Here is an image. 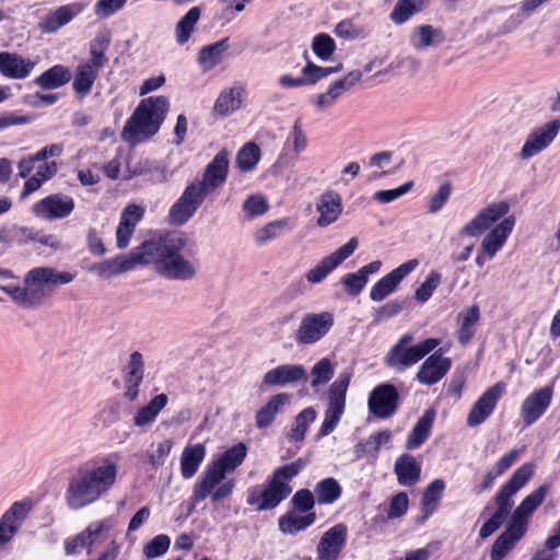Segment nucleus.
Returning <instances> with one entry per match:
<instances>
[{
    "label": "nucleus",
    "instance_id": "obj_53",
    "mask_svg": "<svg viewBox=\"0 0 560 560\" xmlns=\"http://www.w3.org/2000/svg\"><path fill=\"white\" fill-rule=\"evenodd\" d=\"M418 3L420 0H398L390 12V20L395 24L407 22L417 12Z\"/></svg>",
    "mask_w": 560,
    "mask_h": 560
},
{
    "label": "nucleus",
    "instance_id": "obj_63",
    "mask_svg": "<svg viewBox=\"0 0 560 560\" xmlns=\"http://www.w3.org/2000/svg\"><path fill=\"white\" fill-rule=\"evenodd\" d=\"M401 310H402V306L399 302L390 301V302L384 304L383 306H381L376 311L374 320L383 322L385 319L396 316L397 314H399L401 312Z\"/></svg>",
    "mask_w": 560,
    "mask_h": 560
},
{
    "label": "nucleus",
    "instance_id": "obj_57",
    "mask_svg": "<svg viewBox=\"0 0 560 560\" xmlns=\"http://www.w3.org/2000/svg\"><path fill=\"white\" fill-rule=\"evenodd\" d=\"M136 226L129 223L127 218L120 215L119 224L116 230L117 247L124 249L128 246Z\"/></svg>",
    "mask_w": 560,
    "mask_h": 560
},
{
    "label": "nucleus",
    "instance_id": "obj_6",
    "mask_svg": "<svg viewBox=\"0 0 560 560\" xmlns=\"http://www.w3.org/2000/svg\"><path fill=\"white\" fill-rule=\"evenodd\" d=\"M170 102L166 96H149L140 101L121 130V139L130 145L154 137L166 118Z\"/></svg>",
    "mask_w": 560,
    "mask_h": 560
},
{
    "label": "nucleus",
    "instance_id": "obj_54",
    "mask_svg": "<svg viewBox=\"0 0 560 560\" xmlns=\"http://www.w3.org/2000/svg\"><path fill=\"white\" fill-rule=\"evenodd\" d=\"M171 539L167 535L161 534L153 537L144 547L143 552L147 558H158L163 556L170 548Z\"/></svg>",
    "mask_w": 560,
    "mask_h": 560
},
{
    "label": "nucleus",
    "instance_id": "obj_36",
    "mask_svg": "<svg viewBox=\"0 0 560 560\" xmlns=\"http://www.w3.org/2000/svg\"><path fill=\"white\" fill-rule=\"evenodd\" d=\"M229 37L201 47L198 52L199 66L205 72L212 70L221 63L224 52L229 49Z\"/></svg>",
    "mask_w": 560,
    "mask_h": 560
},
{
    "label": "nucleus",
    "instance_id": "obj_28",
    "mask_svg": "<svg viewBox=\"0 0 560 560\" xmlns=\"http://www.w3.org/2000/svg\"><path fill=\"white\" fill-rule=\"evenodd\" d=\"M381 266L380 260H374L361 267L357 272L346 273L340 280L345 292L350 296H358L365 288L369 276L377 272Z\"/></svg>",
    "mask_w": 560,
    "mask_h": 560
},
{
    "label": "nucleus",
    "instance_id": "obj_22",
    "mask_svg": "<svg viewBox=\"0 0 560 560\" xmlns=\"http://www.w3.org/2000/svg\"><path fill=\"white\" fill-rule=\"evenodd\" d=\"M548 493V486L542 485L532 491L520 505L513 511L510 522L520 526L523 530H527L528 520L536 509L544 502Z\"/></svg>",
    "mask_w": 560,
    "mask_h": 560
},
{
    "label": "nucleus",
    "instance_id": "obj_23",
    "mask_svg": "<svg viewBox=\"0 0 560 560\" xmlns=\"http://www.w3.org/2000/svg\"><path fill=\"white\" fill-rule=\"evenodd\" d=\"M534 472V464H523L513 472L509 481L502 486L500 491L497 493L494 501H503L513 508V497L530 480Z\"/></svg>",
    "mask_w": 560,
    "mask_h": 560
},
{
    "label": "nucleus",
    "instance_id": "obj_45",
    "mask_svg": "<svg viewBox=\"0 0 560 560\" xmlns=\"http://www.w3.org/2000/svg\"><path fill=\"white\" fill-rule=\"evenodd\" d=\"M200 8L194 7L189 9L188 12L177 22L175 28L177 44L184 45L189 40L195 26L200 19Z\"/></svg>",
    "mask_w": 560,
    "mask_h": 560
},
{
    "label": "nucleus",
    "instance_id": "obj_60",
    "mask_svg": "<svg viewBox=\"0 0 560 560\" xmlns=\"http://www.w3.org/2000/svg\"><path fill=\"white\" fill-rule=\"evenodd\" d=\"M411 186L412 182H408L394 189L380 190L375 192L374 198L380 202L387 203L406 194Z\"/></svg>",
    "mask_w": 560,
    "mask_h": 560
},
{
    "label": "nucleus",
    "instance_id": "obj_15",
    "mask_svg": "<svg viewBox=\"0 0 560 560\" xmlns=\"http://www.w3.org/2000/svg\"><path fill=\"white\" fill-rule=\"evenodd\" d=\"M358 247V240L351 237L345 245L324 257L314 268L306 273V279L311 283L322 282L334 269L349 258Z\"/></svg>",
    "mask_w": 560,
    "mask_h": 560
},
{
    "label": "nucleus",
    "instance_id": "obj_4",
    "mask_svg": "<svg viewBox=\"0 0 560 560\" xmlns=\"http://www.w3.org/2000/svg\"><path fill=\"white\" fill-rule=\"evenodd\" d=\"M509 211L510 206L505 201L490 203L464 225L460 234L476 237L492 228L480 244L481 250L492 259L503 248L515 226V218L506 215Z\"/></svg>",
    "mask_w": 560,
    "mask_h": 560
},
{
    "label": "nucleus",
    "instance_id": "obj_20",
    "mask_svg": "<svg viewBox=\"0 0 560 560\" xmlns=\"http://www.w3.org/2000/svg\"><path fill=\"white\" fill-rule=\"evenodd\" d=\"M551 400V387H542L528 395L521 406V416L524 424L529 427L535 423L549 408Z\"/></svg>",
    "mask_w": 560,
    "mask_h": 560
},
{
    "label": "nucleus",
    "instance_id": "obj_5",
    "mask_svg": "<svg viewBox=\"0 0 560 560\" xmlns=\"http://www.w3.org/2000/svg\"><path fill=\"white\" fill-rule=\"evenodd\" d=\"M308 464V460L299 457L295 460L277 467L267 478L262 487L256 486L248 489L246 503L256 511H269L276 509L292 492L291 480L295 478Z\"/></svg>",
    "mask_w": 560,
    "mask_h": 560
},
{
    "label": "nucleus",
    "instance_id": "obj_41",
    "mask_svg": "<svg viewBox=\"0 0 560 560\" xmlns=\"http://www.w3.org/2000/svg\"><path fill=\"white\" fill-rule=\"evenodd\" d=\"M244 89H229L222 91L213 105L214 113L220 116H228L241 107Z\"/></svg>",
    "mask_w": 560,
    "mask_h": 560
},
{
    "label": "nucleus",
    "instance_id": "obj_42",
    "mask_svg": "<svg viewBox=\"0 0 560 560\" xmlns=\"http://www.w3.org/2000/svg\"><path fill=\"white\" fill-rule=\"evenodd\" d=\"M168 397L166 394L154 396L149 404L141 407L133 418L137 427H144L155 421L161 410L167 405Z\"/></svg>",
    "mask_w": 560,
    "mask_h": 560
},
{
    "label": "nucleus",
    "instance_id": "obj_7",
    "mask_svg": "<svg viewBox=\"0 0 560 560\" xmlns=\"http://www.w3.org/2000/svg\"><path fill=\"white\" fill-rule=\"evenodd\" d=\"M349 383L350 376L342 374L330 385L329 401L324 421L317 432V439L329 435L337 428L346 409V395Z\"/></svg>",
    "mask_w": 560,
    "mask_h": 560
},
{
    "label": "nucleus",
    "instance_id": "obj_40",
    "mask_svg": "<svg viewBox=\"0 0 560 560\" xmlns=\"http://www.w3.org/2000/svg\"><path fill=\"white\" fill-rule=\"evenodd\" d=\"M100 71L92 68L90 65L80 63L74 73L72 89L80 97L89 95L93 85L98 78Z\"/></svg>",
    "mask_w": 560,
    "mask_h": 560
},
{
    "label": "nucleus",
    "instance_id": "obj_44",
    "mask_svg": "<svg viewBox=\"0 0 560 560\" xmlns=\"http://www.w3.org/2000/svg\"><path fill=\"white\" fill-rule=\"evenodd\" d=\"M314 492L318 504H332L340 498L342 489L335 478L327 477L316 483Z\"/></svg>",
    "mask_w": 560,
    "mask_h": 560
},
{
    "label": "nucleus",
    "instance_id": "obj_18",
    "mask_svg": "<svg viewBox=\"0 0 560 560\" xmlns=\"http://www.w3.org/2000/svg\"><path fill=\"white\" fill-rule=\"evenodd\" d=\"M419 265L418 259H410L394 270H392L386 276L382 277L377 282L374 283V285L371 288L370 291V299L375 302L383 301L385 298H387L389 294H392L399 283L409 275L411 273L417 266Z\"/></svg>",
    "mask_w": 560,
    "mask_h": 560
},
{
    "label": "nucleus",
    "instance_id": "obj_51",
    "mask_svg": "<svg viewBox=\"0 0 560 560\" xmlns=\"http://www.w3.org/2000/svg\"><path fill=\"white\" fill-rule=\"evenodd\" d=\"M311 386L318 387L327 384L334 376V366L329 359H320L311 370Z\"/></svg>",
    "mask_w": 560,
    "mask_h": 560
},
{
    "label": "nucleus",
    "instance_id": "obj_35",
    "mask_svg": "<svg viewBox=\"0 0 560 560\" xmlns=\"http://www.w3.org/2000/svg\"><path fill=\"white\" fill-rule=\"evenodd\" d=\"M394 471L399 485L410 487L420 477V465L412 455L401 454L395 462Z\"/></svg>",
    "mask_w": 560,
    "mask_h": 560
},
{
    "label": "nucleus",
    "instance_id": "obj_30",
    "mask_svg": "<svg viewBox=\"0 0 560 560\" xmlns=\"http://www.w3.org/2000/svg\"><path fill=\"white\" fill-rule=\"evenodd\" d=\"M289 401L290 395L287 393H280L271 396L268 401L256 411V427L258 429H266L270 427L276 420L277 415L287 404H289Z\"/></svg>",
    "mask_w": 560,
    "mask_h": 560
},
{
    "label": "nucleus",
    "instance_id": "obj_38",
    "mask_svg": "<svg viewBox=\"0 0 560 560\" xmlns=\"http://www.w3.org/2000/svg\"><path fill=\"white\" fill-rule=\"evenodd\" d=\"M110 44V36L108 33H98L90 42V58L84 65H90L95 70L100 71L108 63V58L105 55Z\"/></svg>",
    "mask_w": 560,
    "mask_h": 560
},
{
    "label": "nucleus",
    "instance_id": "obj_25",
    "mask_svg": "<svg viewBox=\"0 0 560 560\" xmlns=\"http://www.w3.org/2000/svg\"><path fill=\"white\" fill-rule=\"evenodd\" d=\"M306 371L301 364H281L267 371L262 382L267 386H285L288 384L305 381Z\"/></svg>",
    "mask_w": 560,
    "mask_h": 560
},
{
    "label": "nucleus",
    "instance_id": "obj_37",
    "mask_svg": "<svg viewBox=\"0 0 560 560\" xmlns=\"http://www.w3.org/2000/svg\"><path fill=\"white\" fill-rule=\"evenodd\" d=\"M71 71L63 65H55L35 78L34 83L44 90L63 86L71 80Z\"/></svg>",
    "mask_w": 560,
    "mask_h": 560
},
{
    "label": "nucleus",
    "instance_id": "obj_29",
    "mask_svg": "<svg viewBox=\"0 0 560 560\" xmlns=\"http://www.w3.org/2000/svg\"><path fill=\"white\" fill-rule=\"evenodd\" d=\"M317 211L319 212L318 226L325 228L336 222L342 211L340 196L334 191L324 192L317 203Z\"/></svg>",
    "mask_w": 560,
    "mask_h": 560
},
{
    "label": "nucleus",
    "instance_id": "obj_43",
    "mask_svg": "<svg viewBox=\"0 0 560 560\" xmlns=\"http://www.w3.org/2000/svg\"><path fill=\"white\" fill-rule=\"evenodd\" d=\"M459 327L457 330V339L462 345H466L474 336V327L480 318L478 305H471L466 311L459 313Z\"/></svg>",
    "mask_w": 560,
    "mask_h": 560
},
{
    "label": "nucleus",
    "instance_id": "obj_10",
    "mask_svg": "<svg viewBox=\"0 0 560 560\" xmlns=\"http://www.w3.org/2000/svg\"><path fill=\"white\" fill-rule=\"evenodd\" d=\"M229 175V152L225 149L220 150L214 158L207 164L200 180L190 184L199 190L205 197L220 188L226 182Z\"/></svg>",
    "mask_w": 560,
    "mask_h": 560
},
{
    "label": "nucleus",
    "instance_id": "obj_33",
    "mask_svg": "<svg viewBox=\"0 0 560 560\" xmlns=\"http://www.w3.org/2000/svg\"><path fill=\"white\" fill-rule=\"evenodd\" d=\"M316 518V513L300 514L291 510L279 517L278 525L282 534L295 535L311 527Z\"/></svg>",
    "mask_w": 560,
    "mask_h": 560
},
{
    "label": "nucleus",
    "instance_id": "obj_26",
    "mask_svg": "<svg viewBox=\"0 0 560 560\" xmlns=\"http://www.w3.org/2000/svg\"><path fill=\"white\" fill-rule=\"evenodd\" d=\"M34 67V61L19 54L9 51L0 52V73L5 78L25 79L31 74Z\"/></svg>",
    "mask_w": 560,
    "mask_h": 560
},
{
    "label": "nucleus",
    "instance_id": "obj_64",
    "mask_svg": "<svg viewBox=\"0 0 560 560\" xmlns=\"http://www.w3.org/2000/svg\"><path fill=\"white\" fill-rule=\"evenodd\" d=\"M88 248L94 256H103L106 253L103 240L95 229H90L88 232Z\"/></svg>",
    "mask_w": 560,
    "mask_h": 560
},
{
    "label": "nucleus",
    "instance_id": "obj_50",
    "mask_svg": "<svg viewBox=\"0 0 560 560\" xmlns=\"http://www.w3.org/2000/svg\"><path fill=\"white\" fill-rule=\"evenodd\" d=\"M316 502L317 500L315 494L310 489L303 488L295 491L291 498L290 504L294 512L300 514H308L315 513L313 510Z\"/></svg>",
    "mask_w": 560,
    "mask_h": 560
},
{
    "label": "nucleus",
    "instance_id": "obj_52",
    "mask_svg": "<svg viewBox=\"0 0 560 560\" xmlns=\"http://www.w3.org/2000/svg\"><path fill=\"white\" fill-rule=\"evenodd\" d=\"M312 49L319 59L328 60L336 49V43L330 35L319 33L313 38Z\"/></svg>",
    "mask_w": 560,
    "mask_h": 560
},
{
    "label": "nucleus",
    "instance_id": "obj_49",
    "mask_svg": "<svg viewBox=\"0 0 560 560\" xmlns=\"http://www.w3.org/2000/svg\"><path fill=\"white\" fill-rule=\"evenodd\" d=\"M453 192V186L450 182L442 183L435 191L427 197V209L430 213H438L443 209Z\"/></svg>",
    "mask_w": 560,
    "mask_h": 560
},
{
    "label": "nucleus",
    "instance_id": "obj_9",
    "mask_svg": "<svg viewBox=\"0 0 560 560\" xmlns=\"http://www.w3.org/2000/svg\"><path fill=\"white\" fill-rule=\"evenodd\" d=\"M334 326V316L329 312L307 313L301 319L294 332L299 346L313 345L325 337Z\"/></svg>",
    "mask_w": 560,
    "mask_h": 560
},
{
    "label": "nucleus",
    "instance_id": "obj_3",
    "mask_svg": "<svg viewBox=\"0 0 560 560\" xmlns=\"http://www.w3.org/2000/svg\"><path fill=\"white\" fill-rule=\"evenodd\" d=\"M247 447L243 442L234 444L217 459L207 465L192 489V500L196 503L211 498L212 502L229 498L236 485L235 479H225L226 472L235 470L246 458Z\"/></svg>",
    "mask_w": 560,
    "mask_h": 560
},
{
    "label": "nucleus",
    "instance_id": "obj_13",
    "mask_svg": "<svg viewBox=\"0 0 560 560\" xmlns=\"http://www.w3.org/2000/svg\"><path fill=\"white\" fill-rule=\"evenodd\" d=\"M348 539V527L345 523H337L319 538L316 546L317 560H339Z\"/></svg>",
    "mask_w": 560,
    "mask_h": 560
},
{
    "label": "nucleus",
    "instance_id": "obj_17",
    "mask_svg": "<svg viewBox=\"0 0 560 560\" xmlns=\"http://www.w3.org/2000/svg\"><path fill=\"white\" fill-rule=\"evenodd\" d=\"M505 383L498 382L489 387L474 404L467 416V425L477 427L483 423L493 412L499 399L505 392Z\"/></svg>",
    "mask_w": 560,
    "mask_h": 560
},
{
    "label": "nucleus",
    "instance_id": "obj_58",
    "mask_svg": "<svg viewBox=\"0 0 560 560\" xmlns=\"http://www.w3.org/2000/svg\"><path fill=\"white\" fill-rule=\"evenodd\" d=\"M268 203L261 196L252 195L243 203V210L250 218L261 215L268 210Z\"/></svg>",
    "mask_w": 560,
    "mask_h": 560
},
{
    "label": "nucleus",
    "instance_id": "obj_14",
    "mask_svg": "<svg viewBox=\"0 0 560 560\" xmlns=\"http://www.w3.org/2000/svg\"><path fill=\"white\" fill-rule=\"evenodd\" d=\"M559 131L560 121L556 119L534 129L525 140L520 152V158L522 160H528L537 155L552 143Z\"/></svg>",
    "mask_w": 560,
    "mask_h": 560
},
{
    "label": "nucleus",
    "instance_id": "obj_39",
    "mask_svg": "<svg viewBox=\"0 0 560 560\" xmlns=\"http://www.w3.org/2000/svg\"><path fill=\"white\" fill-rule=\"evenodd\" d=\"M445 490L442 479L433 480L422 492V521L433 515L441 502Z\"/></svg>",
    "mask_w": 560,
    "mask_h": 560
},
{
    "label": "nucleus",
    "instance_id": "obj_11",
    "mask_svg": "<svg viewBox=\"0 0 560 560\" xmlns=\"http://www.w3.org/2000/svg\"><path fill=\"white\" fill-rule=\"evenodd\" d=\"M413 335L404 334L384 358L387 368L402 372L420 361V343L413 345Z\"/></svg>",
    "mask_w": 560,
    "mask_h": 560
},
{
    "label": "nucleus",
    "instance_id": "obj_55",
    "mask_svg": "<svg viewBox=\"0 0 560 560\" xmlns=\"http://www.w3.org/2000/svg\"><path fill=\"white\" fill-rule=\"evenodd\" d=\"M285 224L287 223L282 220L268 223L256 232V243L262 245L266 242L276 238L279 235V232L285 226Z\"/></svg>",
    "mask_w": 560,
    "mask_h": 560
},
{
    "label": "nucleus",
    "instance_id": "obj_8",
    "mask_svg": "<svg viewBox=\"0 0 560 560\" xmlns=\"http://www.w3.org/2000/svg\"><path fill=\"white\" fill-rule=\"evenodd\" d=\"M74 279V275L69 271H57L50 267H37L31 269L25 276L26 299L24 306L39 305L44 299V291L40 288H32V284H66Z\"/></svg>",
    "mask_w": 560,
    "mask_h": 560
},
{
    "label": "nucleus",
    "instance_id": "obj_46",
    "mask_svg": "<svg viewBox=\"0 0 560 560\" xmlns=\"http://www.w3.org/2000/svg\"><path fill=\"white\" fill-rule=\"evenodd\" d=\"M260 160V149L255 142L244 144L236 155V166L241 172H250Z\"/></svg>",
    "mask_w": 560,
    "mask_h": 560
},
{
    "label": "nucleus",
    "instance_id": "obj_61",
    "mask_svg": "<svg viewBox=\"0 0 560 560\" xmlns=\"http://www.w3.org/2000/svg\"><path fill=\"white\" fill-rule=\"evenodd\" d=\"M442 281V275L432 270L422 282V303L428 301Z\"/></svg>",
    "mask_w": 560,
    "mask_h": 560
},
{
    "label": "nucleus",
    "instance_id": "obj_12",
    "mask_svg": "<svg viewBox=\"0 0 560 560\" xmlns=\"http://www.w3.org/2000/svg\"><path fill=\"white\" fill-rule=\"evenodd\" d=\"M206 197L191 184H188L180 197L171 206L167 222L172 226H183L197 212Z\"/></svg>",
    "mask_w": 560,
    "mask_h": 560
},
{
    "label": "nucleus",
    "instance_id": "obj_27",
    "mask_svg": "<svg viewBox=\"0 0 560 560\" xmlns=\"http://www.w3.org/2000/svg\"><path fill=\"white\" fill-rule=\"evenodd\" d=\"M81 12V7L77 3H69L59 7L48 13L39 23L38 28L42 33L50 34L57 32L67 25L72 19Z\"/></svg>",
    "mask_w": 560,
    "mask_h": 560
},
{
    "label": "nucleus",
    "instance_id": "obj_32",
    "mask_svg": "<svg viewBox=\"0 0 560 560\" xmlns=\"http://www.w3.org/2000/svg\"><path fill=\"white\" fill-rule=\"evenodd\" d=\"M206 453V446L201 443L185 446L180 455V474L184 479H190L196 475Z\"/></svg>",
    "mask_w": 560,
    "mask_h": 560
},
{
    "label": "nucleus",
    "instance_id": "obj_56",
    "mask_svg": "<svg viewBox=\"0 0 560 560\" xmlns=\"http://www.w3.org/2000/svg\"><path fill=\"white\" fill-rule=\"evenodd\" d=\"M408 495L405 492H399L395 494L389 502V506L387 510L388 518H398L406 514L408 510Z\"/></svg>",
    "mask_w": 560,
    "mask_h": 560
},
{
    "label": "nucleus",
    "instance_id": "obj_48",
    "mask_svg": "<svg viewBox=\"0 0 560 560\" xmlns=\"http://www.w3.org/2000/svg\"><path fill=\"white\" fill-rule=\"evenodd\" d=\"M497 511L493 515L482 525L479 530L480 538L485 539L491 536L503 523L505 517L511 513L512 506L503 501H495Z\"/></svg>",
    "mask_w": 560,
    "mask_h": 560
},
{
    "label": "nucleus",
    "instance_id": "obj_21",
    "mask_svg": "<svg viewBox=\"0 0 560 560\" xmlns=\"http://www.w3.org/2000/svg\"><path fill=\"white\" fill-rule=\"evenodd\" d=\"M74 209V201L61 194L49 195L34 203L33 212L49 220L67 218Z\"/></svg>",
    "mask_w": 560,
    "mask_h": 560
},
{
    "label": "nucleus",
    "instance_id": "obj_47",
    "mask_svg": "<svg viewBox=\"0 0 560 560\" xmlns=\"http://www.w3.org/2000/svg\"><path fill=\"white\" fill-rule=\"evenodd\" d=\"M316 419V411L313 407L303 409L296 417L293 427L288 436L291 441H303L308 430V425Z\"/></svg>",
    "mask_w": 560,
    "mask_h": 560
},
{
    "label": "nucleus",
    "instance_id": "obj_59",
    "mask_svg": "<svg viewBox=\"0 0 560 560\" xmlns=\"http://www.w3.org/2000/svg\"><path fill=\"white\" fill-rule=\"evenodd\" d=\"M127 0H98L94 5V13L98 18H108L119 11Z\"/></svg>",
    "mask_w": 560,
    "mask_h": 560
},
{
    "label": "nucleus",
    "instance_id": "obj_2",
    "mask_svg": "<svg viewBox=\"0 0 560 560\" xmlns=\"http://www.w3.org/2000/svg\"><path fill=\"white\" fill-rule=\"evenodd\" d=\"M119 453L96 455L69 478L66 503L72 510L89 506L106 495L117 482Z\"/></svg>",
    "mask_w": 560,
    "mask_h": 560
},
{
    "label": "nucleus",
    "instance_id": "obj_19",
    "mask_svg": "<svg viewBox=\"0 0 560 560\" xmlns=\"http://www.w3.org/2000/svg\"><path fill=\"white\" fill-rule=\"evenodd\" d=\"M451 342L446 341L441 348L429 354L422 362V383L431 385L440 382L450 371L452 359L446 357Z\"/></svg>",
    "mask_w": 560,
    "mask_h": 560
},
{
    "label": "nucleus",
    "instance_id": "obj_1",
    "mask_svg": "<svg viewBox=\"0 0 560 560\" xmlns=\"http://www.w3.org/2000/svg\"><path fill=\"white\" fill-rule=\"evenodd\" d=\"M189 240L182 231L156 232L126 255L95 265L101 277L110 278L137 266L153 265L166 279L186 281L197 273V259L187 250Z\"/></svg>",
    "mask_w": 560,
    "mask_h": 560
},
{
    "label": "nucleus",
    "instance_id": "obj_31",
    "mask_svg": "<svg viewBox=\"0 0 560 560\" xmlns=\"http://www.w3.org/2000/svg\"><path fill=\"white\" fill-rule=\"evenodd\" d=\"M25 516L24 505L14 502L0 518V546L9 542L16 534L21 521Z\"/></svg>",
    "mask_w": 560,
    "mask_h": 560
},
{
    "label": "nucleus",
    "instance_id": "obj_34",
    "mask_svg": "<svg viewBox=\"0 0 560 560\" xmlns=\"http://www.w3.org/2000/svg\"><path fill=\"white\" fill-rule=\"evenodd\" d=\"M525 533L520 526L509 521L508 528L495 539L491 548V560H502Z\"/></svg>",
    "mask_w": 560,
    "mask_h": 560
},
{
    "label": "nucleus",
    "instance_id": "obj_24",
    "mask_svg": "<svg viewBox=\"0 0 560 560\" xmlns=\"http://www.w3.org/2000/svg\"><path fill=\"white\" fill-rule=\"evenodd\" d=\"M144 376V361L139 351L130 354L126 374L124 376L125 393L124 396L129 401H135L139 396V387Z\"/></svg>",
    "mask_w": 560,
    "mask_h": 560
},
{
    "label": "nucleus",
    "instance_id": "obj_62",
    "mask_svg": "<svg viewBox=\"0 0 560 560\" xmlns=\"http://www.w3.org/2000/svg\"><path fill=\"white\" fill-rule=\"evenodd\" d=\"M522 451L517 448H513L503 456H501L494 465V471L497 475H502L506 470H509L513 464L518 459Z\"/></svg>",
    "mask_w": 560,
    "mask_h": 560
},
{
    "label": "nucleus",
    "instance_id": "obj_16",
    "mask_svg": "<svg viewBox=\"0 0 560 560\" xmlns=\"http://www.w3.org/2000/svg\"><path fill=\"white\" fill-rule=\"evenodd\" d=\"M398 393L394 385L382 384L370 394L368 408L370 415L378 419L390 418L398 407Z\"/></svg>",
    "mask_w": 560,
    "mask_h": 560
}]
</instances>
